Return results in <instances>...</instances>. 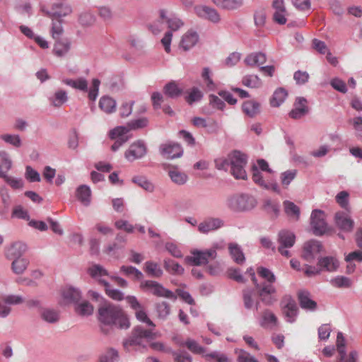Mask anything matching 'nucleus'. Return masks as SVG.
I'll use <instances>...</instances> for the list:
<instances>
[{
    "label": "nucleus",
    "mask_w": 362,
    "mask_h": 362,
    "mask_svg": "<svg viewBox=\"0 0 362 362\" xmlns=\"http://www.w3.org/2000/svg\"><path fill=\"white\" fill-rule=\"evenodd\" d=\"M198 40L199 35L197 32L190 30L182 36L180 46L185 51H187L192 48L197 43Z\"/></svg>",
    "instance_id": "nucleus-27"
},
{
    "label": "nucleus",
    "mask_w": 362,
    "mask_h": 362,
    "mask_svg": "<svg viewBox=\"0 0 362 362\" xmlns=\"http://www.w3.org/2000/svg\"><path fill=\"white\" fill-rule=\"evenodd\" d=\"M144 271L148 276L154 278H160L163 274L160 265L153 261L146 262L144 267Z\"/></svg>",
    "instance_id": "nucleus-32"
},
{
    "label": "nucleus",
    "mask_w": 362,
    "mask_h": 362,
    "mask_svg": "<svg viewBox=\"0 0 362 362\" xmlns=\"http://www.w3.org/2000/svg\"><path fill=\"white\" fill-rule=\"evenodd\" d=\"M72 9L70 6L64 4H54L52 6L51 11H46V16L61 20L62 18L65 17L71 13Z\"/></svg>",
    "instance_id": "nucleus-20"
},
{
    "label": "nucleus",
    "mask_w": 362,
    "mask_h": 362,
    "mask_svg": "<svg viewBox=\"0 0 362 362\" xmlns=\"http://www.w3.org/2000/svg\"><path fill=\"white\" fill-rule=\"evenodd\" d=\"M261 325L264 327L272 328L277 325V317L272 311L267 310L262 313Z\"/></svg>",
    "instance_id": "nucleus-40"
},
{
    "label": "nucleus",
    "mask_w": 362,
    "mask_h": 362,
    "mask_svg": "<svg viewBox=\"0 0 362 362\" xmlns=\"http://www.w3.org/2000/svg\"><path fill=\"white\" fill-rule=\"evenodd\" d=\"M70 49V42L67 39H56L53 52L55 55L62 57L66 54Z\"/></svg>",
    "instance_id": "nucleus-37"
},
{
    "label": "nucleus",
    "mask_w": 362,
    "mask_h": 362,
    "mask_svg": "<svg viewBox=\"0 0 362 362\" xmlns=\"http://www.w3.org/2000/svg\"><path fill=\"white\" fill-rule=\"evenodd\" d=\"M202 97V92L197 88H192L185 97V100L189 104H192L194 102L199 100Z\"/></svg>",
    "instance_id": "nucleus-60"
},
{
    "label": "nucleus",
    "mask_w": 362,
    "mask_h": 362,
    "mask_svg": "<svg viewBox=\"0 0 362 362\" xmlns=\"http://www.w3.org/2000/svg\"><path fill=\"white\" fill-rule=\"evenodd\" d=\"M27 250V246L22 242L13 243L6 251V257L9 259L21 257Z\"/></svg>",
    "instance_id": "nucleus-26"
},
{
    "label": "nucleus",
    "mask_w": 362,
    "mask_h": 362,
    "mask_svg": "<svg viewBox=\"0 0 362 362\" xmlns=\"http://www.w3.org/2000/svg\"><path fill=\"white\" fill-rule=\"evenodd\" d=\"M238 362H259L255 357L251 356L245 350L240 349L236 351Z\"/></svg>",
    "instance_id": "nucleus-64"
},
{
    "label": "nucleus",
    "mask_w": 362,
    "mask_h": 362,
    "mask_svg": "<svg viewBox=\"0 0 362 362\" xmlns=\"http://www.w3.org/2000/svg\"><path fill=\"white\" fill-rule=\"evenodd\" d=\"M293 107V109L289 112V116L294 119L304 117L309 111L308 101L305 98L302 97L296 98Z\"/></svg>",
    "instance_id": "nucleus-19"
},
{
    "label": "nucleus",
    "mask_w": 362,
    "mask_h": 362,
    "mask_svg": "<svg viewBox=\"0 0 362 362\" xmlns=\"http://www.w3.org/2000/svg\"><path fill=\"white\" fill-rule=\"evenodd\" d=\"M147 148L144 142L138 140L130 145L124 153V157L127 160L132 162L144 157Z\"/></svg>",
    "instance_id": "nucleus-14"
},
{
    "label": "nucleus",
    "mask_w": 362,
    "mask_h": 362,
    "mask_svg": "<svg viewBox=\"0 0 362 362\" xmlns=\"http://www.w3.org/2000/svg\"><path fill=\"white\" fill-rule=\"evenodd\" d=\"M246 164V156L238 151L230 153L227 158H219L215 160V165L217 169L227 170L230 167V172L234 177L241 180L247 178L245 170Z\"/></svg>",
    "instance_id": "nucleus-2"
},
{
    "label": "nucleus",
    "mask_w": 362,
    "mask_h": 362,
    "mask_svg": "<svg viewBox=\"0 0 362 362\" xmlns=\"http://www.w3.org/2000/svg\"><path fill=\"white\" fill-rule=\"evenodd\" d=\"M49 100L53 106L59 107L68 100L67 93L62 89L58 90Z\"/></svg>",
    "instance_id": "nucleus-41"
},
{
    "label": "nucleus",
    "mask_w": 362,
    "mask_h": 362,
    "mask_svg": "<svg viewBox=\"0 0 362 362\" xmlns=\"http://www.w3.org/2000/svg\"><path fill=\"white\" fill-rule=\"evenodd\" d=\"M242 108L243 112L250 117H254L260 112V104L255 100L244 102Z\"/></svg>",
    "instance_id": "nucleus-33"
},
{
    "label": "nucleus",
    "mask_w": 362,
    "mask_h": 362,
    "mask_svg": "<svg viewBox=\"0 0 362 362\" xmlns=\"http://www.w3.org/2000/svg\"><path fill=\"white\" fill-rule=\"evenodd\" d=\"M297 174L296 170H288L281 174V182L282 185L287 187L295 179Z\"/></svg>",
    "instance_id": "nucleus-57"
},
{
    "label": "nucleus",
    "mask_w": 362,
    "mask_h": 362,
    "mask_svg": "<svg viewBox=\"0 0 362 362\" xmlns=\"http://www.w3.org/2000/svg\"><path fill=\"white\" fill-rule=\"evenodd\" d=\"M99 107L107 114L113 111V100L108 96H103L99 101Z\"/></svg>",
    "instance_id": "nucleus-52"
},
{
    "label": "nucleus",
    "mask_w": 362,
    "mask_h": 362,
    "mask_svg": "<svg viewBox=\"0 0 362 362\" xmlns=\"http://www.w3.org/2000/svg\"><path fill=\"white\" fill-rule=\"evenodd\" d=\"M277 241L279 252L286 257H289L291 254L288 249L292 247L296 242L294 233L290 230H282L279 233Z\"/></svg>",
    "instance_id": "nucleus-7"
},
{
    "label": "nucleus",
    "mask_w": 362,
    "mask_h": 362,
    "mask_svg": "<svg viewBox=\"0 0 362 362\" xmlns=\"http://www.w3.org/2000/svg\"><path fill=\"white\" fill-rule=\"evenodd\" d=\"M41 316L45 321L49 323L57 322L59 319V313L50 309L43 310Z\"/></svg>",
    "instance_id": "nucleus-56"
},
{
    "label": "nucleus",
    "mask_w": 362,
    "mask_h": 362,
    "mask_svg": "<svg viewBox=\"0 0 362 362\" xmlns=\"http://www.w3.org/2000/svg\"><path fill=\"white\" fill-rule=\"evenodd\" d=\"M158 317L160 319H166L170 313V308L168 303L163 301L156 305Z\"/></svg>",
    "instance_id": "nucleus-54"
},
{
    "label": "nucleus",
    "mask_w": 362,
    "mask_h": 362,
    "mask_svg": "<svg viewBox=\"0 0 362 362\" xmlns=\"http://www.w3.org/2000/svg\"><path fill=\"white\" fill-rule=\"evenodd\" d=\"M337 226L344 231H351L354 227V221L344 213L338 212L335 214Z\"/></svg>",
    "instance_id": "nucleus-29"
},
{
    "label": "nucleus",
    "mask_w": 362,
    "mask_h": 362,
    "mask_svg": "<svg viewBox=\"0 0 362 362\" xmlns=\"http://www.w3.org/2000/svg\"><path fill=\"white\" fill-rule=\"evenodd\" d=\"M252 180L257 185L264 189H271L274 192L279 191L278 185L276 183L265 180L262 173L259 171L258 168L255 165L252 167Z\"/></svg>",
    "instance_id": "nucleus-23"
},
{
    "label": "nucleus",
    "mask_w": 362,
    "mask_h": 362,
    "mask_svg": "<svg viewBox=\"0 0 362 362\" xmlns=\"http://www.w3.org/2000/svg\"><path fill=\"white\" fill-rule=\"evenodd\" d=\"M163 91L165 95L175 98L181 95L182 90L178 87L175 82L171 81L164 86Z\"/></svg>",
    "instance_id": "nucleus-44"
},
{
    "label": "nucleus",
    "mask_w": 362,
    "mask_h": 362,
    "mask_svg": "<svg viewBox=\"0 0 362 362\" xmlns=\"http://www.w3.org/2000/svg\"><path fill=\"white\" fill-rule=\"evenodd\" d=\"M247 272L251 276L252 281L255 286L260 300L267 305L272 304L276 300V299L272 297V295L274 294L276 291L274 286L265 283L262 284H257L255 272L252 268L248 269Z\"/></svg>",
    "instance_id": "nucleus-5"
},
{
    "label": "nucleus",
    "mask_w": 362,
    "mask_h": 362,
    "mask_svg": "<svg viewBox=\"0 0 362 362\" xmlns=\"http://www.w3.org/2000/svg\"><path fill=\"white\" fill-rule=\"evenodd\" d=\"M195 13L200 18L208 20L214 23H218L221 21L218 12L206 6H197L194 7Z\"/></svg>",
    "instance_id": "nucleus-18"
},
{
    "label": "nucleus",
    "mask_w": 362,
    "mask_h": 362,
    "mask_svg": "<svg viewBox=\"0 0 362 362\" xmlns=\"http://www.w3.org/2000/svg\"><path fill=\"white\" fill-rule=\"evenodd\" d=\"M192 124L197 128H205L207 133L216 134L219 130L218 122L212 118L195 117L192 119Z\"/></svg>",
    "instance_id": "nucleus-16"
},
{
    "label": "nucleus",
    "mask_w": 362,
    "mask_h": 362,
    "mask_svg": "<svg viewBox=\"0 0 362 362\" xmlns=\"http://www.w3.org/2000/svg\"><path fill=\"white\" fill-rule=\"evenodd\" d=\"M88 274L93 279H97L98 283L105 287L106 294L113 298V289H110L107 279L109 275L107 271L99 264H94L87 270Z\"/></svg>",
    "instance_id": "nucleus-6"
},
{
    "label": "nucleus",
    "mask_w": 362,
    "mask_h": 362,
    "mask_svg": "<svg viewBox=\"0 0 362 362\" xmlns=\"http://www.w3.org/2000/svg\"><path fill=\"white\" fill-rule=\"evenodd\" d=\"M62 82L74 88L78 89L82 91H88V82L83 78H79L76 80L66 78Z\"/></svg>",
    "instance_id": "nucleus-43"
},
{
    "label": "nucleus",
    "mask_w": 362,
    "mask_h": 362,
    "mask_svg": "<svg viewBox=\"0 0 362 362\" xmlns=\"http://www.w3.org/2000/svg\"><path fill=\"white\" fill-rule=\"evenodd\" d=\"M126 300L130 307L134 310L136 318L147 325L155 327L156 325L148 317L144 306L138 301L135 296H128Z\"/></svg>",
    "instance_id": "nucleus-12"
},
{
    "label": "nucleus",
    "mask_w": 362,
    "mask_h": 362,
    "mask_svg": "<svg viewBox=\"0 0 362 362\" xmlns=\"http://www.w3.org/2000/svg\"><path fill=\"white\" fill-rule=\"evenodd\" d=\"M28 260L25 258L14 259L12 262V269L17 274H22L28 265Z\"/></svg>",
    "instance_id": "nucleus-48"
},
{
    "label": "nucleus",
    "mask_w": 362,
    "mask_h": 362,
    "mask_svg": "<svg viewBox=\"0 0 362 362\" xmlns=\"http://www.w3.org/2000/svg\"><path fill=\"white\" fill-rule=\"evenodd\" d=\"M287 96V93L285 89L279 88L274 93L272 98L270 100V104L273 107H279L283 103Z\"/></svg>",
    "instance_id": "nucleus-45"
},
{
    "label": "nucleus",
    "mask_w": 362,
    "mask_h": 362,
    "mask_svg": "<svg viewBox=\"0 0 362 362\" xmlns=\"http://www.w3.org/2000/svg\"><path fill=\"white\" fill-rule=\"evenodd\" d=\"M263 208L267 213H272L275 216H277L279 211V204L271 199L264 200Z\"/></svg>",
    "instance_id": "nucleus-58"
},
{
    "label": "nucleus",
    "mask_w": 362,
    "mask_h": 362,
    "mask_svg": "<svg viewBox=\"0 0 362 362\" xmlns=\"http://www.w3.org/2000/svg\"><path fill=\"white\" fill-rule=\"evenodd\" d=\"M148 124V120L146 117H141L132 120L125 126L129 131L137 130L146 127Z\"/></svg>",
    "instance_id": "nucleus-51"
},
{
    "label": "nucleus",
    "mask_w": 362,
    "mask_h": 362,
    "mask_svg": "<svg viewBox=\"0 0 362 362\" xmlns=\"http://www.w3.org/2000/svg\"><path fill=\"white\" fill-rule=\"evenodd\" d=\"M131 137L132 134L125 126L115 128V151L126 143Z\"/></svg>",
    "instance_id": "nucleus-25"
},
{
    "label": "nucleus",
    "mask_w": 362,
    "mask_h": 362,
    "mask_svg": "<svg viewBox=\"0 0 362 362\" xmlns=\"http://www.w3.org/2000/svg\"><path fill=\"white\" fill-rule=\"evenodd\" d=\"M283 204L286 215L294 221H298L300 214V208L293 202L288 200L284 201Z\"/></svg>",
    "instance_id": "nucleus-36"
},
{
    "label": "nucleus",
    "mask_w": 362,
    "mask_h": 362,
    "mask_svg": "<svg viewBox=\"0 0 362 362\" xmlns=\"http://www.w3.org/2000/svg\"><path fill=\"white\" fill-rule=\"evenodd\" d=\"M336 346L337 350L339 355L338 362H356L358 354L355 351L350 352L349 358H346V353L345 351V339L341 332H338L337 334Z\"/></svg>",
    "instance_id": "nucleus-15"
},
{
    "label": "nucleus",
    "mask_w": 362,
    "mask_h": 362,
    "mask_svg": "<svg viewBox=\"0 0 362 362\" xmlns=\"http://www.w3.org/2000/svg\"><path fill=\"white\" fill-rule=\"evenodd\" d=\"M217 253L215 249L194 250L192 252V256L188 257L187 259L194 265L199 266L206 264L209 260L214 259Z\"/></svg>",
    "instance_id": "nucleus-13"
},
{
    "label": "nucleus",
    "mask_w": 362,
    "mask_h": 362,
    "mask_svg": "<svg viewBox=\"0 0 362 362\" xmlns=\"http://www.w3.org/2000/svg\"><path fill=\"white\" fill-rule=\"evenodd\" d=\"M0 137L5 142L15 147H20L21 146V140L18 135L3 134Z\"/></svg>",
    "instance_id": "nucleus-63"
},
{
    "label": "nucleus",
    "mask_w": 362,
    "mask_h": 362,
    "mask_svg": "<svg viewBox=\"0 0 362 362\" xmlns=\"http://www.w3.org/2000/svg\"><path fill=\"white\" fill-rule=\"evenodd\" d=\"M141 286L144 290L151 292L154 296L173 300L177 298L176 296L171 291L166 289L156 281L147 280L142 282Z\"/></svg>",
    "instance_id": "nucleus-9"
},
{
    "label": "nucleus",
    "mask_w": 362,
    "mask_h": 362,
    "mask_svg": "<svg viewBox=\"0 0 362 362\" xmlns=\"http://www.w3.org/2000/svg\"><path fill=\"white\" fill-rule=\"evenodd\" d=\"M76 196L78 201L86 206H89L91 200V191L88 186L81 185L76 189Z\"/></svg>",
    "instance_id": "nucleus-30"
},
{
    "label": "nucleus",
    "mask_w": 362,
    "mask_h": 362,
    "mask_svg": "<svg viewBox=\"0 0 362 362\" xmlns=\"http://www.w3.org/2000/svg\"><path fill=\"white\" fill-rule=\"evenodd\" d=\"M115 326H117L120 329H127L130 326L129 320L124 313L120 308L115 306Z\"/></svg>",
    "instance_id": "nucleus-31"
},
{
    "label": "nucleus",
    "mask_w": 362,
    "mask_h": 362,
    "mask_svg": "<svg viewBox=\"0 0 362 362\" xmlns=\"http://www.w3.org/2000/svg\"><path fill=\"white\" fill-rule=\"evenodd\" d=\"M88 294L93 300L100 301L98 317L101 324V331L105 334H110L113 329V305L96 291L90 290Z\"/></svg>",
    "instance_id": "nucleus-3"
},
{
    "label": "nucleus",
    "mask_w": 362,
    "mask_h": 362,
    "mask_svg": "<svg viewBox=\"0 0 362 362\" xmlns=\"http://www.w3.org/2000/svg\"><path fill=\"white\" fill-rule=\"evenodd\" d=\"M161 154L166 158H175L180 157L182 154L181 146L175 143L163 144L160 147Z\"/></svg>",
    "instance_id": "nucleus-22"
},
{
    "label": "nucleus",
    "mask_w": 362,
    "mask_h": 362,
    "mask_svg": "<svg viewBox=\"0 0 362 362\" xmlns=\"http://www.w3.org/2000/svg\"><path fill=\"white\" fill-rule=\"evenodd\" d=\"M168 175L172 181L177 185H183L187 182V175L179 171L175 168L169 170Z\"/></svg>",
    "instance_id": "nucleus-46"
},
{
    "label": "nucleus",
    "mask_w": 362,
    "mask_h": 362,
    "mask_svg": "<svg viewBox=\"0 0 362 362\" xmlns=\"http://www.w3.org/2000/svg\"><path fill=\"white\" fill-rule=\"evenodd\" d=\"M228 250L232 259L237 264H243L245 262V255L241 250L240 247L235 243H230L228 244Z\"/></svg>",
    "instance_id": "nucleus-35"
},
{
    "label": "nucleus",
    "mask_w": 362,
    "mask_h": 362,
    "mask_svg": "<svg viewBox=\"0 0 362 362\" xmlns=\"http://www.w3.org/2000/svg\"><path fill=\"white\" fill-rule=\"evenodd\" d=\"M254 291L250 289H245L243 291V302L244 305L247 309H250L254 305Z\"/></svg>",
    "instance_id": "nucleus-61"
},
{
    "label": "nucleus",
    "mask_w": 362,
    "mask_h": 362,
    "mask_svg": "<svg viewBox=\"0 0 362 362\" xmlns=\"http://www.w3.org/2000/svg\"><path fill=\"white\" fill-rule=\"evenodd\" d=\"M62 297L69 303L76 304L81 298L80 291L73 287L64 288L62 293Z\"/></svg>",
    "instance_id": "nucleus-34"
},
{
    "label": "nucleus",
    "mask_w": 362,
    "mask_h": 362,
    "mask_svg": "<svg viewBox=\"0 0 362 362\" xmlns=\"http://www.w3.org/2000/svg\"><path fill=\"white\" fill-rule=\"evenodd\" d=\"M165 270L173 275H180L184 272V268L175 261L170 259H165L163 262Z\"/></svg>",
    "instance_id": "nucleus-38"
},
{
    "label": "nucleus",
    "mask_w": 362,
    "mask_h": 362,
    "mask_svg": "<svg viewBox=\"0 0 362 362\" xmlns=\"http://www.w3.org/2000/svg\"><path fill=\"white\" fill-rule=\"evenodd\" d=\"M202 78L204 83L206 85L209 90H213L216 88V86L211 76V71L209 68H204L202 73Z\"/></svg>",
    "instance_id": "nucleus-53"
},
{
    "label": "nucleus",
    "mask_w": 362,
    "mask_h": 362,
    "mask_svg": "<svg viewBox=\"0 0 362 362\" xmlns=\"http://www.w3.org/2000/svg\"><path fill=\"white\" fill-rule=\"evenodd\" d=\"M167 11L160 9L158 11L159 20L151 24L148 28L153 34H158L163 30V23H166L168 28L170 31L166 32L164 37L161 40V43L164 47L165 51L167 53L170 52V43L172 40L173 33L172 31H176L183 26L184 23L177 17L169 18L167 15Z\"/></svg>",
    "instance_id": "nucleus-1"
},
{
    "label": "nucleus",
    "mask_w": 362,
    "mask_h": 362,
    "mask_svg": "<svg viewBox=\"0 0 362 362\" xmlns=\"http://www.w3.org/2000/svg\"><path fill=\"white\" fill-rule=\"evenodd\" d=\"M317 266L320 271L334 272L339 267V262L335 257L325 256L318 259Z\"/></svg>",
    "instance_id": "nucleus-21"
},
{
    "label": "nucleus",
    "mask_w": 362,
    "mask_h": 362,
    "mask_svg": "<svg viewBox=\"0 0 362 362\" xmlns=\"http://www.w3.org/2000/svg\"><path fill=\"white\" fill-rule=\"evenodd\" d=\"M310 225L315 235H321L324 234L327 229L324 211L319 209L313 210L310 216Z\"/></svg>",
    "instance_id": "nucleus-11"
},
{
    "label": "nucleus",
    "mask_w": 362,
    "mask_h": 362,
    "mask_svg": "<svg viewBox=\"0 0 362 362\" xmlns=\"http://www.w3.org/2000/svg\"><path fill=\"white\" fill-rule=\"evenodd\" d=\"M132 182L148 192H152L154 189L153 185L142 176L134 177Z\"/></svg>",
    "instance_id": "nucleus-55"
},
{
    "label": "nucleus",
    "mask_w": 362,
    "mask_h": 362,
    "mask_svg": "<svg viewBox=\"0 0 362 362\" xmlns=\"http://www.w3.org/2000/svg\"><path fill=\"white\" fill-rule=\"evenodd\" d=\"M120 271L127 276H134L136 279H141L143 277V274L139 269L132 266H122Z\"/></svg>",
    "instance_id": "nucleus-59"
},
{
    "label": "nucleus",
    "mask_w": 362,
    "mask_h": 362,
    "mask_svg": "<svg viewBox=\"0 0 362 362\" xmlns=\"http://www.w3.org/2000/svg\"><path fill=\"white\" fill-rule=\"evenodd\" d=\"M330 283L336 288H349L352 285L351 280L344 276H338L331 279Z\"/></svg>",
    "instance_id": "nucleus-50"
},
{
    "label": "nucleus",
    "mask_w": 362,
    "mask_h": 362,
    "mask_svg": "<svg viewBox=\"0 0 362 362\" xmlns=\"http://www.w3.org/2000/svg\"><path fill=\"white\" fill-rule=\"evenodd\" d=\"M12 162L6 152H0V177H6V175L11 169Z\"/></svg>",
    "instance_id": "nucleus-42"
},
{
    "label": "nucleus",
    "mask_w": 362,
    "mask_h": 362,
    "mask_svg": "<svg viewBox=\"0 0 362 362\" xmlns=\"http://www.w3.org/2000/svg\"><path fill=\"white\" fill-rule=\"evenodd\" d=\"M154 338L155 334L152 330L137 326L134 328L131 338L124 342V346L127 349L129 346L141 345L143 339H153Z\"/></svg>",
    "instance_id": "nucleus-10"
},
{
    "label": "nucleus",
    "mask_w": 362,
    "mask_h": 362,
    "mask_svg": "<svg viewBox=\"0 0 362 362\" xmlns=\"http://www.w3.org/2000/svg\"><path fill=\"white\" fill-rule=\"evenodd\" d=\"M223 226V222L220 218H209L199 223L198 229L199 232L207 233L210 231L215 230Z\"/></svg>",
    "instance_id": "nucleus-24"
},
{
    "label": "nucleus",
    "mask_w": 362,
    "mask_h": 362,
    "mask_svg": "<svg viewBox=\"0 0 362 362\" xmlns=\"http://www.w3.org/2000/svg\"><path fill=\"white\" fill-rule=\"evenodd\" d=\"M281 308L286 321L293 322L298 313V308L295 300L289 295L284 296L281 300Z\"/></svg>",
    "instance_id": "nucleus-8"
},
{
    "label": "nucleus",
    "mask_w": 362,
    "mask_h": 362,
    "mask_svg": "<svg viewBox=\"0 0 362 362\" xmlns=\"http://www.w3.org/2000/svg\"><path fill=\"white\" fill-rule=\"evenodd\" d=\"M93 306L88 301L85 300L81 303H76L75 311L80 315H90L93 313Z\"/></svg>",
    "instance_id": "nucleus-47"
},
{
    "label": "nucleus",
    "mask_w": 362,
    "mask_h": 362,
    "mask_svg": "<svg viewBox=\"0 0 362 362\" xmlns=\"http://www.w3.org/2000/svg\"><path fill=\"white\" fill-rule=\"evenodd\" d=\"M267 58L264 54L262 52L253 53L247 56L245 62L247 66H260L266 62Z\"/></svg>",
    "instance_id": "nucleus-39"
},
{
    "label": "nucleus",
    "mask_w": 362,
    "mask_h": 362,
    "mask_svg": "<svg viewBox=\"0 0 362 362\" xmlns=\"http://www.w3.org/2000/svg\"><path fill=\"white\" fill-rule=\"evenodd\" d=\"M242 83L244 86L256 88L262 86V80L256 75H247L243 78Z\"/></svg>",
    "instance_id": "nucleus-49"
},
{
    "label": "nucleus",
    "mask_w": 362,
    "mask_h": 362,
    "mask_svg": "<svg viewBox=\"0 0 362 362\" xmlns=\"http://www.w3.org/2000/svg\"><path fill=\"white\" fill-rule=\"evenodd\" d=\"M257 273L261 277L266 279L269 283V284L272 285L276 280L274 274L267 268L259 267L257 269Z\"/></svg>",
    "instance_id": "nucleus-62"
},
{
    "label": "nucleus",
    "mask_w": 362,
    "mask_h": 362,
    "mask_svg": "<svg viewBox=\"0 0 362 362\" xmlns=\"http://www.w3.org/2000/svg\"><path fill=\"white\" fill-rule=\"evenodd\" d=\"M298 299L303 309L314 310L317 308V303L310 298V294L307 291H299Z\"/></svg>",
    "instance_id": "nucleus-28"
},
{
    "label": "nucleus",
    "mask_w": 362,
    "mask_h": 362,
    "mask_svg": "<svg viewBox=\"0 0 362 362\" xmlns=\"http://www.w3.org/2000/svg\"><path fill=\"white\" fill-rule=\"evenodd\" d=\"M322 249V246L319 241L313 240L308 241L303 245L302 257L308 262H312Z\"/></svg>",
    "instance_id": "nucleus-17"
},
{
    "label": "nucleus",
    "mask_w": 362,
    "mask_h": 362,
    "mask_svg": "<svg viewBox=\"0 0 362 362\" xmlns=\"http://www.w3.org/2000/svg\"><path fill=\"white\" fill-rule=\"evenodd\" d=\"M256 205L255 198L248 194H235L227 199L228 207L233 211L251 210Z\"/></svg>",
    "instance_id": "nucleus-4"
}]
</instances>
